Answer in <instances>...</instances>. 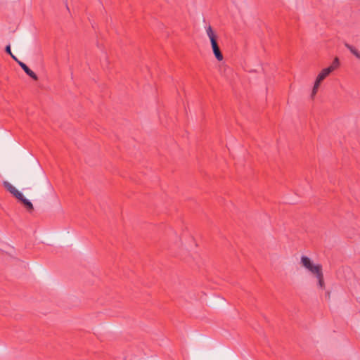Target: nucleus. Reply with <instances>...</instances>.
<instances>
[{"label":"nucleus","mask_w":360,"mask_h":360,"mask_svg":"<svg viewBox=\"0 0 360 360\" xmlns=\"http://www.w3.org/2000/svg\"><path fill=\"white\" fill-rule=\"evenodd\" d=\"M3 186L7 191H8L13 197L22 202V204L29 212L33 211L34 207L32 203L29 200L25 198L22 193L17 190L11 184L7 181H4Z\"/></svg>","instance_id":"1"},{"label":"nucleus","mask_w":360,"mask_h":360,"mask_svg":"<svg viewBox=\"0 0 360 360\" xmlns=\"http://www.w3.org/2000/svg\"><path fill=\"white\" fill-rule=\"evenodd\" d=\"M205 31L207 37H209L212 46L213 53L218 61H221L224 59L222 53L220 51L219 46L217 43V36L213 30L211 25L205 27Z\"/></svg>","instance_id":"2"},{"label":"nucleus","mask_w":360,"mask_h":360,"mask_svg":"<svg viewBox=\"0 0 360 360\" xmlns=\"http://www.w3.org/2000/svg\"><path fill=\"white\" fill-rule=\"evenodd\" d=\"M301 264L306 269L315 276L323 272L322 266L319 264H314L310 258L307 256L301 257Z\"/></svg>","instance_id":"3"},{"label":"nucleus","mask_w":360,"mask_h":360,"mask_svg":"<svg viewBox=\"0 0 360 360\" xmlns=\"http://www.w3.org/2000/svg\"><path fill=\"white\" fill-rule=\"evenodd\" d=\"M18 65L25 71V72L31 78H32L35 81L38 80L37 75L32 70H30V68L25 63H24L23 62H18Z\"/></svg>","instance_id":"4"},{"label":"nucleus","mask_w":360,"mask_h":360,"mask_svg":"<svg viewBox=\"0 0 360 360\" xmlns=\"http://www.w3.org/2000/svg\"><path fill=\"white\" fill-rule=\"evenodd\" d=\"M331 69L332 68H328L323 69L316 77V80L317 81V83H321L327 76H328L330 73L332 72Z\"/></svg>","instance_id":"5"},{"label":"nucleus","mask_w":360,"mask_h":360,"mask_svg":"<svg viewBox=\"0 0 360 360\" xmlns=\"http://www.w3.org/2000/svg\"><path fill=\"white\" fill-rule=\"evenodd\" d=\"M345 46L350 51L352 54H354L358 59L360 60V52L355 47L349 44L348 43H345Z\"/></svg>","instance_id":"6"},{"label":"nucleus","mask_w":360,"mask_h":360,"mask_svg":"<svg viewBox=\"0 0 360 360\" xmlns=\"http://www.w3.org/2000/svg\"><path fill=\"white\" fill-rule=\"evenodd\" d=\"M316 278H317L318 280V284H319V286L321 288H324L325 287V283H324V279H323V272L319 274V275H317L316 276Z\"/></svg>","instance_id":"7"},{"label":"nucleus","mask_w":360,"mask_h":360,"mask_svg":"<svg viewBox=\"0 0 360 360\" xmlns=\"http://www.w3.org/2000/svg\"><path fill=\"white\" fill-rule=\"evenodd\" d=\"M340 65V63H339V59L338 57H335L332 63V64L328 67V68H332L331 69V71H334L336 68H338Z\"/></svg>","instance_id":"8"},{"label":"nucleus","mask_w":360,"mask_h":360,"mask_svg":"<svg viewBox=\"0 0 360 360\" xmlns=\"http://www.w3.org/2000/svg\"><path fill=\"white\" fill-rule=\"evenodd\" d=\"M320 84L321 83H317V81L316 80L315 81V83H314V87H313V89H312V92H311V97L313 98L316 94L317 93L318 91V89H319V87L320 86Z\"/></svg>","instance_id":"9"},{"label":"nucleus","mask_w":360,"mask_h":360,"mask_svg":"<svg viewBox=\"0 0 360 360\" xmlns=\"http://www.w3.org/2000/svg\"><path fill=\"white\" fill-rule=\"evenodd\" d=\"M5 51L6 53H7L8 54H9L10 56H12V52H11V46L10 44L7 45L5 48Z\"/></svg>","instance_id":"10"},{"label":"nucleus","mask_w":360,"mask_h":360,"mask_svg":"<svg viewBox=\"0 0 360 360\" xmlns=\"http://www.w3.org/2000/svg\"><path fill=\"white\" fill-rule=\"evenodd\" d=\"M11 58L18 64V62H21L20 60H19L18 59V58L16 56H15L13 54H12V56H11Z\"/></svg>","instance_id":"11"},{"label":"nucleus","mask_w":360,"mask_h":360,"mask_svg":"<svg viewBox=\"0 0 360 360\" xmlns=\"http://www.w3.org/2000/svg\"><path fill=\"white\" fill-rule=\"evenodd\" d=\"M39 172L41 174H42L41 169L40 168L39 169Z\"/></svg>","instance_id":"12"}]
</instances>
